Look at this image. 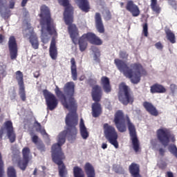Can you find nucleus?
<instances>
[{"mask_svg": "<svg viewBox=\"0 0 177 177\" xmlns=\"http://www.w3.org/2000/svg\"><path fill=\"white\" fill-rule=\"evenodd\" d=\"M3 133H5V128L1 127L0 129V139H2V138H3Z\"/></svg>", "mask_w": 177, "mask_h": 177, "instance_id": "obj_43", "label": "nucleus"}, {"mask_svg": "<svg viewBox=\"0 0 177 177\" xmlns=\"http://www.w3.org/2000/svg\"><path fill=\"white\" fill-rule=\"evenodd\" d=\"M76 3L82 12L88 13V12L91 10V6L89 5V1L88 0H76Z\"/></svg>", "mask_w": 177, "mask_h": 177, "instance_id": "obj_23", "label": "nucleus"}, {"mask_svg": "<svg viewBox=\"0 0 177 177\" xmlns=\"http://www.w3.org/2000/svg\"><path fill=\"white\" fill-rule=\"evenodd\" d=\"M104 135L106 140L112 146H114L115 149H118V133H117L114 127L105 123L104 124Z\"/></svg>", "mask_w": 177, "mask_h": 177, "instance_id": "obj_10", "label": "nucleus"}, {"mask_svg": "<svg viewBox=\"0 0 177 177\" xmlns=\"http://www.w3.org/2000/svg\"><path fill=\"white\" fill-rule=\"evenodd\" d=\"M27 2H28V0H22V1H21L22 8H24V6H26V5H27Z\"/></svg>", "mask_w": 177, "mask_h": 177, "instance_id": "obj_45", "label": "nucleus"}, {"mask_svg": "<svg viewBox=\"0 0 177 177\" xmlns=\"http://www.w3.org/2000/svg\"><path fill=\"white\" fill-rule=\"evenodd\" d=\"M119 56L120 59L127 60L128 59V57L129 56V55L127 53V51H120L119 53Z\"/></svg>", "mask_w": 177, "mask_h": 177, "instance_id": "obj_37", "label": "nucleus"}, {"mask_svg": "<svg viewBox=\"0 0 177 177\" xmlns=\"http://www.w3.org/2000/svg\"><path fill=\"white\" fill-rule=\"evenodd\" d=\"M151 93H165L167 88L164 86L160 84H154L150 87Z\"/></svg>", "mask_w": 177, "mask_h": 177, "instance_id": "obj_25", "label": "nucleus"}, {"mask_svg": "<svg viewBox=\"0 0 177 177\" xmlns=\"http://www.w3.org/2000/svg\"><path fill=\"white\" fill-rule=\"evenodd\" d=\"M15 8V2L12 1L10 3V9H13Z\"/></svg>", "mask_w": 177, "mask_h": 177, "instance_id": "obj_50", "label": "nucleus"}, {"mask_svg": "<svg viewBox=\"0 0 177 177\" xmlns=\"http://www.w3.org/2000/svg\"><path fill=\"white\" fill-rule=\"evenodd\" d=\"M31 153V151L30 150V148L28 147H24L22 149V160H19L17 162V165L19 168L21 169V171H26L27 167L28 166V162H30V154Z\"/></svg>", "mask_w": 177, "mask_h": 177, "instance_id": "obj_14", "label": "nucleus"}, {"mask_svg": "<svg viewBox=\"0 0 177 177\" xmlns=\"http://www.w3.org/2000/svg\"><path fill=\"white\" fill-rule=\"evenodd\" d=\"M37 169H35V170L33 171V175H37Z\"/></svg>", "mask_w": 177, "mask_h": 177, "instance_id": "obj_52", "label": "nucleus"}, {"mask_svg": "<svg viewBox=\"0 0 177 177\" xmlns=\"http://www.w3.org/2000/svg\"><path fill=\"white\" fill-rule=\"evenodd\" d=\"M167 177H174V174L171 171H167Z\"/></svg>", "mask_w": 177, "mask_h": 177, "instance_id": "obj_48", "label": "nucleus"}, {"mask_svg": "<svg viewBox=\"0 0 177 177\" xmlns=\"http://www.w3.org/2000/svg\"><path fill=\"white\" fill-rule=\"evenodd\" d=\"M119 102H121L124 106L132 104L135 100L133 93L131 88L128 86L125 82H121L119 84V92L118 94Z\"/></svg>", "mask_w": 177, "mask_h": 177, "instance_id": "obj_8", "label": "nucleus"}, {"mask_svg": "<svg viewBox=\"0 0 177 177\" xmlns=\"http://www.w3.org/2000/svg\"><path fill=\"white\" fill-rule=\"evenodd\" d=\"M30 136H31L32 143H35L36 145L39 143V142H42L39 140V138L37 135H34V132H30Z\"/></svg>", "mask_w": 177, "mask_h": 177, "instance_id": "obj_34", "label": "nucleus"}, {"mask_svg": "<svg viewBox=\"0 0 177 177\" xmlns=\"http://www.w3.org/2000/svg\"><path fill=\"white\" fill-rule=\"evenodd\" d=\"M6 129L7 131V136L10 143H15L16 142V133L13 130V123L12 121L8 120L4 123Z\"/></svg>", "mask_w": 177, "mask_h": 177, "instance_id": "obj_17", "label": "nucleus"}, {"mask_svg": "<svg viewBox=\"0 0 177 177\" xmlns=\"http://www.w3.org/2000/svg\"><path fill=\"white\" fill-rule=\"evenodd\" d=\"M16 80L19 86V95L22 102H26L27 97H26V88L24 87V80L23 73L20 71L16 72Z\"/></svg>", "mask_w": 177, "mask_h": 177, "instance_id": "obj_15", "label": "nucleus"}, {"mask_svg": "<svg viewBox=\"0 0 177 177\" xmlns=\"http://www.w3.org/2000/svg\"><path fill=\"white\" fill-rule=\"evenodd\" d=\"M126 10L127 12L131 13L133 17H138L140 15V10H139V6H138L133 1L129 0L126 4Z\"/></svg>", "mask_w": 177, "mask_h": 177, "instance_id": "obj_18", "label": "nucleus"}, {"mask_svg": "<svg viewBox=\"0 0 177 177\" xmlns=\"http://www.w3.org/2000/svg\"><path fill=\"white\" fill-rule=\"evenodd\" d=\"M35 124L37 127L36 128L37 132H40L41 135H42L43 136H47V137L49 136L48 133H46V131L45 130V129L42 128L41 123L36 121Z\"/></svg>", "mask_w": 177, "mask_h": 177, "instance_id": "obj_32", "label": "nucleus"}, {"mask_svg": "<svg viewBox=\"0 0 177 177\" xmlns=\"http://www.w3.org/2000/svg\"><path fill=\"white\" fill-rule=\"evenodd\" d=\"M71 64L72 80H73V81H77L78 73H77V64L75 63V59L74 57L71 59Z\"/></svg>", "mask_w": 177, "mask_h": 177, "instance_id": "obj_28", "label": "nucleus"}, {"mask_svg": "<svg viewBox=\"0 0 177 177\" xmlns=\"http://www.w3.org/2000/svg\"><path fill=\"white\" fill-rule=\"evenodd\" d=\"M49 53L53 60H56L57 59V47H56V38H55V37L51 39Z\"/></svg>", "mask_w": 177, "mask_h": 177, "instance_id": "obj_21", "label": "nucleus"}, {"mask_svg": "<svg viewBox=\"0 0 177 177\" xmlns=\"http://www.w3.org/2000/svg\"><path fill=\"white\" fill-rule=\"evenodd\" d=\"M103 96V91L99 85H95L91 90V97L94 102L92 104V115L94 118H97L102 114V105L99 103L102 100Z\"/></svg>", "mask_w": 177, "mask_h": 177, "instance_id": "obj_7", "label": "nucleus"}, {"mask_svg": "<svg viewBox=\"0 0 177 177\" xmlns=\"http://www.w3.org/2000/svg\"><path fill=\"white\" fill-rule=\"evenodd\" d=\"M165 32L166 34V37L168 41L171 44H176V37H175V33L171 30V29L166 28L165 29Z\"/></svg>", "mask_w": 177, "mask_h": 177, "instance_id": "obj_29", "label": "nucleus"}, {"mask_svg": "<svg viewBox=\"0 0 177 177\" xmlns=\"http://www.w3.org/2000/svg\"><path fill=\"white\" fill-rule=\"evenodd\" d=\"M38 150H40L41 152L45 151V145L42 141H39L38 144L36 145Z\"/></svg>", "mask_w": 177, "mask_h": 177, "instance_id": "obj_38", "label": "nucleus"}, {"mask_svg": "<svg viewBox=\"0 0 177 177\" xmlns=\"http://www.w3.org/2000/svg\"><path fill=\"white\" fill-rule=\"evenodd\" d=\"M167 1H169V5H171V6H172V8L175 9V10H176L177 9L176 1L175 0H167Z\"/></svg>", "mask_w": 177, "mask_h": 177, "instance_id": "obj_39", "label": "nucleus"}, {"mask_svg": "<svg viewBox=\"0 0 177 177\" xmlns=\"http://www.w3.org/2000/svg\"><path fill=\"white\" fill-rule=\"evenodd\" d=\"M85 39H87V41H88L90 44H92V45L100 46L103 44V41H102L99 37L96 36L95 33L87 32L86 34H84L79 39V48L80 52H84L88 46V43H86Z\"/></svg>", "mask_w": 177, "mask_h": 177, "instance_id": "obj_9", "label": "nucleus"}, {"mask_svg": "<svg viewBox=\"0 0 177 177\" xmlns=\"http://www.w3.org/2000/svg\"><path fill=\"white\" fill-rule=\"evenodd\" d=\"M156 136L158 140L162 145V146H164V147H167L170 142L175 143L176 141L175 135L172 134L167 128L158 129L156 131Z\"/></svg>", "mask_w": 177, "mask_h": 177, "instance_id": "obj_11", "label": "nucleus"}, {"mask_svg": "<svg viewBox=\"0 0 177 177\" xmlns=\"http://www.w3.org/2000/svg\"><path fill=\"white\" fill-rule=\"evenodd\" d=\"M33 75H34L35 78H38L39 77V75H40L39 71H35L33 73Z\"/></svg>", "mask_w": 177, "mask_h": 177, "instance_id": "obj_46", "label": "nucleus"}, {"mask_svg": "<svg viewBox=\"0 0 177 177\" xmlns=\"http://www.w3.org/2000/svg\"><path fill=\"white\" fill-rule=\"evenodd\" d=\"M59 5L64 6L65 11L64 13V19L65 24L68 27V34L70 37L71 38L73 44H75L77 39H78V37H80V32L78 31V28L75 24H73L74 21V10L73 7L70 6V3L68 0H58Z\"/></svg>", "mask_w": 177, "mask_h": 177, "instance_id": "obj_5", "label": "nucleus"}, {"mask_svg": "<svg viewBox=\"0 0 177 177\" xmlns=\"http://www.w3.org/2000/svg\"><path fill=\"white\" fill-rule=\"evenodd\" d=\"M101 85L105 93H110L111 92V84H110V79L107 76H102L101 77Z\"/></svg>", "mask_w": 177, "mask_h": 177, "instance_id": "obj_24", "label": "nucleus"}, {"mask_svg": "<svg viewBox=\"0 0 177 177\" xmlns=\"http://www.w3.org/2000/svg\"><path fill=\"white\" fill-rule=\"evenodd\" d=\"M95 28L100 32V34H104V25L103 24L102 15L99 12H96L95 15Z\"/></svg>", "mask_w": 177, "mask_h": 177, "instance_id": "obj_19", "label": "nucleus"}, {"mask_svg": "<svg viewBox=\"0 0 177 177\" xmlns=\"http://www.w3.org/2000/svg\"><path fill=\"white\" fill-rule=\"evenodd\" d=\"M0 113H1V108H0Z\"/></svg>", "mask_w": 177, "mask_h": 177, "instance_id": "obj_55", "label": "nucleus"}, {"mask_svg": "<svg viewBox=\"0 0 177 177\" xmlns=\"http://www.w3.org/2000/svg\"><path fill=\"white\" fill-rule=\"evenodd\" d=\"M155 46L156 49H159L160 50H162V48H164V46H162V44H161L160 41L157 42L155 44Z\"/></svg>", "mask_w": 177, "mask_h": 177, "instance_id": "obj_41", "label": "nucleus"}, {"mask_svg": "<svg viewBox=\"0 0 177 177\" xmlns=\"http://www.w3.org/2000/svg\"><path fill=\"white\" fill-rule=\"evenodd\" d=\"M114 63L119 71L123 73L127 78H129L131 84H137L140 82V78L143 74H146V70L142 64L136 62L131 64L130 67L122 59H115Z\"/></svg>", "mask_w": 177, "mask_h": 177, "instance_id": "obj_3", "label": "nucleus"}, {"mask_svg": "<svg viewBox=\"0 0 177 177\" xmlns=\"http://www.w3.org/2000/svg\"><path fill=\"white\" fill-rule=\"evenodd\" d=\"M3 42V35H0V44H2Z\"/></svg>", "mask_w": 177, "mask_h": 177, "instance_id": "obj_51", "label": "nucleus"}, {"mask_svg": "<svg viewBox=\"0 0 177 177\" xmlns=\"http://www.w3.org/2000/svg\"><path fill=\"white\" fill-rule=\"evenodd\" d=\"M104 19L107 21L111 20V12H106Z\"/></svg>", "mask_w": 177, "mask_h": 177, "instance_id": "obj_42", "label": "nucleus"}, {"mask_svg": "<svg viewBox=\"0 0 177 177\" xmlns=\"http://www.w3.org/2000/svg\"><path fill=\"white\" fill-rule=\"evenodd\" d=\"M7 175L8 177H17L16 169L13 166L8 167L7 169Z\"/></svg>", "mask_w": 177, "mask_h": 177, "instance_id": "obj_33", "label": "nucleus"}, {"mask_svg": "<svg viewBox=\"0 0 177 177\" xmlns=\"http://www.w3.org/2000/svg\"><path fill=\"white\" fill-rule=\"evenodd\" d=\"M84 171L87 177H96L95 167L90 162H86L84 165Z\"/></svg>", "mask_w": 177, "mask_h": 177, "instance_id": "obj_27", "label": "nucleus"}, {"mask_svg": "<svg viewBox=\"0 0 177 177\" xmlns=\"http://www.w3.org/2000/svg\"><path fill=\"white\" fill-rule=\"evenodd\" d=\"M65 122L66 124V130L61 132L58 136V142L54 144L51 147L52 160L55 164L58 165V172L60 177H66L68 175V171L64 165L66 156L62 150V146L66 143V137L68 136L71 139H75L78 130V116L75 112H72L66 118Z\"/></svg>", "mask_w": 177, "mask_h": 177, "instance_id": "obj_1", "label": "nucleus"}, {"mask_svg": "<svg viewBox=\"0 0 177 177\" xmlns=\"http://www.w3.org/2000/svg\"><path fill=\"white\" fill-rule=\"evenodd\" d=\"M8 48L11 60H15L17 57V43H16V38L14 36H11L9 39Z\"/></svg>", "mask_w": 177, "mask_h": 177, "instance_id": "obj_16", "label": "nucleus"}, {"mask_svg": "<svg viewBox=\"0 0 177 177\" xmlns=\"http://www.w3.org/2000/svg\"><path fill=\"white\" fill-rule=\"evenodd\" d=\"M23 35L24 38H28L29 37V42L31 44L33 49H38V48H39L38 37H37V34L34 32V28H32L31 25L28 24L27 28L23 30Z\"/></svg>", "mask_w": 177, "mask_h": 177, "instance_id": "obj_12", "label": "nucleus"}, {"mask_svg": "<svg viewBox=\"0 0 177 177\" xmlns=\"http://www.w3.org/2000/svg\"><path fill=\"white\" fill-rule=\"evenodd\" d=\"M120 6H124V3H122V2L120 3Z\"/></svg>", "mask_w": 177, "mask_h": 177, "instance_id": "obj_54", "label": "nucleus"}, {"mask_svg": "<svg viewBox=\"0 0 177 177\" xmlns=\"http://www.w3.org/2000/svg\"><path fill=\"white\" fill-rule=\"evenodd\" d=\"M73 176L74 177H85L82 169L78 166L73 167Z\"/></svg>", "mask_w": 177, "mask_h": 177, "instance_id": "obj_31", "label": "nucleus"}, {"mask_svg": "<svg viewBox=\"0 0 177 177\" xmlns=\"http://www.w3.org/2000/svg\"><path fill=\"white\" fill-rule=\"evenodd\" d=\"M43 95L46 100L47 110L53 111L59 104V101L57 100V98H56V95L46 89L43 91Z\"/></svg>", "mask_w": 177, "mask_h": 177, "instance_id": "obj_13", "label": "nucleus"}, {"mask_svg": "<svg viewBox=\"0 0 177 177\" xmlns=\"http://www.w3.org/2000/svg\"><path fill=\"white\" fill-rule=\"evenodd\" d=\"M113 122L119 132H127V125L128 127L130 139L133 145V149L136 153L140 150V142L136 134L135 124L131 122L128 115L124 114L122 110H118L114 115Z\"/></svg>", "mask_w": 177, "mask_h": 177, "instance_id": "obj_2", "label": "nucleus"}, {"mask_svg": "<svg viewBox=\"0 0 177 177\" xmlns=\"http://www.w3.org/2000/svg\"><path fill=\"white\" fill-rule=\"evenodd\" d=\"M176 89H177V86H176V84H171L170 85V91L172 95L175 94V93L176 92Z\"/></svg>", "mask_w": 177, "mask_h": 177, "instance_id": "obj_40", "label": "nucleus"}, {"mask_svg": "<svg viewBox=\"0 0 177 177\" xmlns=\"http://www.w3.org/2000/svg\"><path fill=\"white\" fill-rule=\"evenodd\" d=\"M143 107L145 109L146 111L151 114V115H153L154 117H157L158 115V111H157V109L151 102H149L147 101H145L142 104Z\"/></svg>", "mask_w": 177, "mask_h": 177, "instance_id": "obj_20", "label": "nucleus"}, {"mask_svg": "<svg viewBox=\"0 0 177 177\" xmlns=\"http://www.w3.org/2000/svg\"><path fill=\"white\" fill-rule=\"evenodd\" d=\"M80 81H84V78H82V77H81L80 78Z\"/></svg>", "mask_w": 177, "mask_h": 177, "instance_id": "obj_53", "label": "nucleus"}, {"mask_svg": "<svg viewBox=\"0 0 177 177\" xmlns=\"http://www.w3.org/2000/svg\"><path fill=\"white\" fill-rule=\"evenodd\" d=\"M151 9L153 12L156 13V15H160L161 13V7L157 3V0H151Z\"/></svg>", "mask_w": 177, "mask_h": 177, "instance_id": "obj_30", "label": "nucleus"}, {"mask_svg": "<svg viewBox=\"0 0 177 177\" xmlns=\"http://www.w3.org/2000/svg\"><path fill=\"white\" fill-rule=\"evenodd\" d=\"M80 132L82 139L86 140L89 138V132L85 127V124L84 123V120L81 119L80 123Z\"/></svg>", "mask_w": 177, "mask_h": 177, "instance_id": "obj_26", "label": "nucleus"}, {"mask_svg": "<svg viewBox=\"0 0 177 177\" xmlns=\"http://www.w3.org/2000/svg\"><path fill=\"white\" fill-rule=\"evenodd\" d=\"M0 177H3V160H2V153L0 152Z\"/></svg>", "mask_w": 177, "mask_h": 177, "instance_id": "obj_35", "label": "nucleus"}, {"mask_svg": "<svg viewBox=\"0 0 177 177\" xmlns=\"http://www.w3.org/2000/svg\"><path fill=\"white\" fill-rule=\"evenodd\" d=\"M129 171L132 177H142L140 175V166L138 164L132 162L129 167Z\"/></svg>", "mask_w": 177, "mask_h": 177, "instance_id": "obj_22", "label": "nucleus"}, {"mask_svg": "<svg viewBox=\"0 0 177 177\" xmlns=\"http://www.w3.org/2000/svg\"><path fill=\"white\" fill-rule=\"evenodd\" d=\"M102 149H103V150H106V149H107V144L103 142L102 145Z\"/></svg>", "mask_w": 177, "mask_h": 177, "instance_id": "obj_47", "label": "nucleus"}, {"mask_svg": "<svg viewBox=\"0 0 177 177\" xmlns=\"http://www.w3.org/2000/svg\"><path fill=\"white\" fill-rule=\"evenodd\" d=\"M93 51L95 53H100V51H99V48H93Z\"/></svg>", "mask_w": 177, "mask_h": 177, "instance_id": "obj_49", "label": "nucleus"}, {"mask_svg": "<svg viewBox=\"0 0 177 177\" xmlns=\"http://www.w3.org/2000/svg\"><path fill=\"white\" fill-rule=\"evenodd\" d=\"M41 13L39 16L41 17L40 24L41 26H46V30L50 35H56V25L53 23L52 17H50V11L46 6H42L40 8Z\"/></svg>", "mask_w": 177, "mask_h": 177, "instance_id": "obj_6", "label": "nucleus"}, {"mask_svg": "<svg viewBox=\"0 0 177 177\" xmlns=\"http://www.w3.org/2000/svg\"><path fill=\"white\" fill-rule=\"evenodd\" d=\"M165 153V150L162 148L159 149V153L160 156H164V153Z\"/></svg>", "mask_w": 177, "mask_h": 177, "instance_id": "obj_44", "label": "nucleus"}, {"mask_svg": "<svg viewBox=\"0 0 177 177\" xmlns=\"http://www.w3.org/2000/svg\"><path fill=\"white\" fill-rule=\"evenodd\" d=\"M54 91L56 96L60 99L64 107L68 110H75L77 109L75 99H74L75 84L73 82H68L64 84L63 88L64 93L57 85Z\"/></svg>", "mask_w": 177, "mask_h": 177, "instance_id": "obj_4", "label": "nucleus"}, {"mask_svg": "<svg viewBox=\"0 0 177 177\" xmlns=\"http://www.w3.org/2000/svg\"><path fill=\"white\" fill-rule=\"evenodd\" d=\"M142 32L144 34L145 37H148L149 36V26L147 25V23H145L142 24Z\"/></svg>", "mask_w": 177, "mask_h": 177, "instance_id": "obj_36", "label": "nucleus"}]
</instances>
